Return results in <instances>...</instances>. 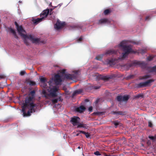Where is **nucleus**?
<instances>
[{
    "mask_svg": "<svg viewBox=\"0 0 156 156\" xmlns=\"http://www.w3.org/2000/svg\"><path fill=\"white\" fill-rule=\"evenodd\" d=\"M40 81L43 84V87L44 89L42 91V94L44 95V97L47 98L50 97L54 98L57 96V92L58 89L56 86H52L51 84L53 82V79H51L48 82L49 85V87L47 86L46 84L47 81L45 77L40 78Z\"/></svg>",
    "mask_w": 156,
    "mask_h": 156,
    "instance_id": "1",
    "label": "nucleus"
},
{
    "mask_svg": "<svg viewBox=\"0 0 156 156\" xmlns=\"http://www.w3.org/2000/svg\"><path fill=\"white\" fill-rule=\"evenodd\" d=\"M33 100L31 98L29 97L25 98L22 108L24 116H30L31 113L35 112V110L34 108L36 106V105L31 102Z\"/></svg>",
    "mask_w": 156,
    "mask_h": 156,
    "instance_id": "2",
    "label": "nucleus"
},
{
    "mask_svg": "<svg viewBox=\"0 0 156 156\" xmlns=\"http://www.w3.org/2000/svg\"><path fill=\"white\" fill-rule=\"evenodd\" d=\"M137 65H140L143 68H147V69L150 73L153 72L156 73V66L152 67H148L147 68V64L143 62L135 61L131 63L129 66V67H131Z\"/></svg>",
    "mask_w": 156,
    "mask_h": 156,
    "instance_id": "3",
    "label": "nucleus"
},
{
    "mask_svg": "<svg viewBox=\"0 0 156 156\" xmlns=\"http://www.w3.org/2000/svg\"><path fill=\"white\" fill-rule=\"evenodd\" d=\"M17 30L19 34L21 37L24 38H27L28 35L25 34L26 33V31L21 25L18 28H17Z\"/></svg>",
    "mask_w": 156,
    "mask_h": 156,
    "instance_id": "4",
    "label": "nucleus"
},
{
    "mask_svg": "<svg viewBox=\"0 0 156 156\" xmlns=\"http://www.w3.org/2000/svg\"><path fill=\"white\" fill-rule=\"evenodd\" d=\"M154 81L152 79L149 80L145 82H141L137 84L136 86L139 88L147 86L151 83Z\"/></svg>",
    "mask_w": 156,
    "mask_h": 156,
    "instance_id": "5",
    "label": "nucleus"
},
{
    "mask_svg": "<svg viewBox=\"0 0 156 156\" xmlns=\"http://www.w3.org/2000/svg\"><path fill=\"white\" fill-rule=\"evenodd\" d=\"M27 38L30 40L33 43L37 44L40 42V39L39 38H35L34 36L30 34L28 35Z\"/></svg>",
    "mask_w": 156,
    "mask_h": 156,
    "instance_id": "6",
    "label": "nucleus"
},
{
    "mask_svg": "<svg viewBox=\"0 0 156 156\" xmlns=\"http://www.w3.org/2000/svg\"><path fill=\"white\" fill-rule=\"evenodd\" d=\"M123 51H125V53H123L122 54V56L121 57H119V59L125 58L128 56L129 53L133 52L132 48L129 49L128 48L126 50H124Z\"/></svg>",
    "mask_w": 156,
    "mask_h": 156,
    "instance_id": "7",
    "label": "nucleus"
},
{
    "mask_svg": "<svg viewBox=\"0 0 156 156\" xmlns=\"http://www.w3.org/2000/svg\"><path fill=\"white\" fill-rule=\"evenodd\" d=\"M62 81L60 76L58 74H56L55 75L53 82L54 81L56 85H58L61 84Z\"/></svg>",
    "mask_w": 156,
    "mask_h": 156,
    "instance_id": "8",
    "label": "nucleus"
},
{
    "mask_svg": "<svg viewBox=\"0 0 156 156\" xmlns=\"http://www.w3.org/2000/svg\"><path fill=\"white\" fill-rule=\"evenodd\" d=\"M129 98V96L127 95H125L123 96L121 95H119L116 97V99L119 101H126Z\"/></svg>",
    "mask_w": 156,
    "mask_h": 156,
    "instance_id": "9",
    "label": "nucleus"
},
{
    "mask_svg": "<svg viewBox=\"0 0 156 156\" xmlns=\"http://www.w3.org/2000/svg\"><path fill=\"white\" fill-rule=\"evenodd\" d=\"M118 60V59L117 58H111L110 59H107L105 62L107 64L112 66L115 65Z\"/></svg>",
    "mask_w": 156,
    "mask_h": 156,
    "instance_id": "10",
    "label": "nucleus"
},
{
    "mask_svg": "<svg viewBox=\"0 0 156 156\" xmlns=\"http://www.w3.org/2000/svg\"><path fill=\"white\" fill-rule=\"evenodd\" d=\"M70 122L72 123L73 126L76 125L78 124L80 118L78 117L74 116L73 117L71 118Z\"/></svg>",
    "mask_w": 156,
    "mask_h": 156,
    "instance_id": "11",
    "label": "nucleus"
},
{
    "mask_svg": "<svg viewBox=\"0 0 156 156\" xmlns=\"http://www.w3.org/2000/svg\"><path fill=\"white\" fill-rule=\"evenodd\" d=\"M65 25V23L64 22L62 23L58 20L56 24L55 25V27L56 29L58 30L63 27Z\"/></svg>",
    "mask_w": 156,
    "mask_h": 156,
    "instance_id": "12",
    "label": "nucleus"
},
{
    "mask_svg": "<svg viewBox=\"0 0 156 156\" xmlns=\"http://www.w3.org/2000/svg\"><path fill=\"white\" fill-rule=\"evenodd\" d=\"M126 41H122L119 45V47H122L123 49V50H126L128 48V49L131 48L129 45L126 46Z\"/></svg>",
    "mask_w": 156,
    "mask_h": 156,
    "instance_id": "13",
    "label": "nucleus"
},
{
    "mask_svg": "<svg viewBox=\"0 0 156 156\" xmlns=\"http://www.w3.org/2000/svg\"><path fill=\"white\" fill-rule=\"evenodd\" d=\"M76 76L75 75L65 74L64 78L67 80H73L76 79Z\"/></svg>",
    "mask_w": 156,
    "mask_h": 156,
    "instance_id": "14",
    "label": "nucleus"
},
{
    "mask_svg": "<svg viewBox=\"0 0 156 156\" xmlns=\"http://www.w3.org/2000/svg\"><path fill=\"white\" fill-rule=\"evenodd\" d=\"M50 10L49 9H47L44 10L40 14V16L41 17H43V19L46 17L49 13Z\"/></svg>",
    "mask_w": 156,
    "mask_h": 156,
    "instance_id": "15",
    "label": "nucleus"
},
{
    "mask_svg": "<svg viewBox=\"0 0 156 156\" xmlns=\"http://www.w3.org/2000/svg\"><path fill=\"white\" fill-rule=\"evenodd\" d=\"M43 20V17H41V18H38L37 19H34V18H32V21L33 23L35 25H37L39 23L42 21Z\"/></svg>",
    "mask_w": 156,
    "mask_h": 156,
    "instance_id": "16",
    "label": "nucleus"
},
{
    "mask_svg": "<svg viewBox=\"0 0 156 156\" xmlns=\"http://www.w3.org/2000/svg\"><path fill=\"white\" fill-rule=\"evenodd\" d=\"M7 31L8 32H9L10 33H11L13 34L14 35L15 38L16 39L18 38V37L17 35V34H16V32L15 30H14V29H12L11 28H8Z\"/></svg>",
    "mask_w": 156,
    "mask_h": 156,
    "instance_id": "17",
    "label": "nucleus"
},
{
    "mask_svg": "<svg viewBox=\"0 0 156 156\" xmlns=\"http://www.w3.org/2000/svg\"><path fill=\"white\" fill-rule=\"evenodd\" d=\"M86 109L85 107L83 105L80 106L79 107L76 108L75 110L76 112L81 113L83 112Z\"/></svg>",
    "mask_w": 156,
    "mask_h": 156,
    "instance_id": "18",
    "label": "nucleus"
},
{
    "mask_svg": "<svg viewBox=\"0 0 156 156\" xmlns=\"http://www.w3.org/2000/svg\"><path fill=\"white\" fill-rule=\"evenodd\" d=\"M114 76L112 75L102 76L101 77V78L104 80H108L112 78Z\"/></svg>",
    "mask_w": 156,
    "mask_h": 156,
    "instance_id": "19",
    "label": "nucleus"
},
{
    "mask_svg": "<svg viewBox=\"0 0 156 156\" xmlns=\"http://www.w3.org/2000/svg\"><path fill=\"white\" fill-rule=\"evenodd\" d=\"M62 99L60 97H59L56 98H54L52 100V102L53 104H55L58 102V101H62Z\"/></svg>",
    "mask_w": 156,
    "mask_h": 156,
    "instance_id": "20",
    "label": "nucleus"
},
{
    "mask_svg": "<svg viewBox=\"0 0 156 156\" xmlns=\"http://www.w3.org/2000/svg\"><path fill=\"white\" fill-rule=\"evenodd\" d=\"M77 128H83L86 129H87L88 127L87 126V125L86 124H83L82 123H79L77 125Z\"/></svg>",
    "mask_w": 156,
    "mask_h": 156,
    "instance_id": "21",
    "label": "nucleus"
},
{
    "mask_svg": "<svg viewBox=\"0 0 156 156\" xmlns=\"http://www.w3.org/2000/svg\"><path fill=\"white\" fill-rule=\"evenodd\" d=\"M117 53V51H115L114 50H110L107 51L105 53V55H113L116 54Z\"/></svg>",
    "mask_w": 156,
    "mask_h": 156,
    "instance_id": "22",
    "label": "nucleus"
},
{
    "mask_svg": "<svg viewBox=\"0 0 156 156\" xmlns=\"http://www.w3.org/2000/svg\"><path fill=\"white\" fill-rule=\"evenodd\" d=\"M35 95V91L33 90L31 91L29 94V97L31 98L32 99H34Z\"/></svg>",
    "mask_w": 156,
    "mask_h": 156,
    "instance_id": "23",
    "label": "nucleus"
},
{
    "mask_svg": "<svg viewBox=\"0 0 156 156\" xmlns=\"http://www.w3.org/2000/svg\"><path fill=\"white\" fill-rule=\"evenodd\" d=\"M77 132H79L81 133L84 134L87 138H89L90 136V134L88 132H86L82 130H77Z\"/></svg>",
    "mask_w": 156,
    "mask_h": 156,
    "instance_id": "24",
    "label": "nucleus"
},
{
    "mask_svg": "<svg viewBox=\"0 0 156 156\" xmlns=\"http://www.w3.org/2000/svg\"><path fill=\"white\" fill-rule=\"evenodd\" d=\"M108 20L107 19H101L99 20L98 24H100L106 23L108 22Z\"/></svg>",
    "mask_w": 156,
    "mask_h": 156,
    "instance_id": "25",
    "label": "nucleus"
},
{
    "mask_svg": "<svg viewBox=\"0 0 156 156\" xmlns=\"http://www.w3.org/2000/svg\"><path fill=\"white\" fill-rule=\"evenodd\" d=\"M83 92V90L81 89H78L75 91L73 93V95L74 96L77 94H80Z\"/></svg>",
    "mask_w": 156,
    "mask_h": 156,
    "instance_id": "26",
    "label": "nucleus"
},
{
    "mask_svg": "<svg viewBox=\"0 0 156 156\" xmlns=\"http://www.w3.org/2000/svg\"><path fill=\"white\" fill-rule=\"evenodd\" d=\"M148 137L152 140L153 143H156V135L154 136H149Z\"/></svg>",
    "mask_w": 156,
    "mask_h": 156,
    "instance_id": "27",
    "label": "nucleus"
},
{
    "mask_svg": "<svg viewBox=\"0 0 156 156\" xmlns=\"http://www.w3.org/2000/svg\"><path fill=\"white\" fill-rule=\"evenodd\" d=\"M113 113L114 114H116L117 115H124V112H122L114 111L113 112Z\"/></svg>",
    "mask_w": 156,
    "mask_h": 156,
    "instance_id": "28",
    "label": "nucleus"
},
{
    "mask_svg": "<svg viewBox=\"0 0 156 156\" xmlns=\"http://www.w3.org/2000/svg\"><path fill=\"white\" fill-rule=\"evenodd\" d=\"M104 55V54H101L98 55L96 57L95 59L98 60H101L102 59Z\"/></svg>",
    "mask_w": 156,
    "mask_h": 156,
    "instance_id": "29",
    "label": "nucleus"
},
{
    "mask_svg": "<svg viewBox=\"0 0 156 156\" xmlns=\"http://www.w3.org/2000/svg\"><path fill=\"white\" fill-rule=\"evenodd\" d=\"M110 12L111 11L110 10L108 9H107L104 11V13L105 15H107L109 14Z\"/></svg>",
    "mask_w": 156,
    "mask_h": 156,
    "instance_id": "30",
    "label": "nucleus"
},
{
    "mask_svg": "<svg viewBox=\"0 0 156 156\" xmlns=\"http://www.w3.org/2000/svg\"><path fill=\"white\" fill-rule=\"evenodd\" d=\"M146 51V50L145 49H140L138 50L139 52L143 54L145 53Z\"/></svg>",
    "mask_w": 156,
    "mask_h": 156,
    "instance_id": "31",
    "label": "nucleus"
},
{
    "mask_svg": "<svg viewBox=\"0 0 156 156\" xmlns=\"http://www.w3.org/2000/svg\"><path fill=\"white\" fill-rule=\"evenodd\" d=\"M151 77L150 75H146L142 76V79H145Z\"/></svg>",
    "mask_w": 156,
    "mask_h": 156,
    "instance_id": "32",
    "label": "nucleus"
},
{
    "mask_svg": "<svg viewBox=\"0 0 156 156\" xmlns=\"http://www.w3.org/2000/svg\"><path fill=\"white\" fill-rule=\"evenodd\" d=\"M80 72L79 71H75L74 72V74H73V75H75L76 76V79L78 75H79V73Z\"/></svg>",
    "mask_w": 156,
    "mask_h": 156,
    "instance_id": "33",
    "label": "nucleus"
},
{
    "mask_svg": "<svg viewBox=\"0 0 156 156\" xmlns=\"http://www.w3.org/2000/svg\"><path fill=\"white\" fill-rule=\"evenodd\" d=\"M36 84L35 82L34 81H30L29 82V84L31 86H35Z\"/></svg>",
    "mask_w": 156,
    "mask_h": 156,
    "instance_id": "34",
    "label": "nucleus"
},
{
    "mask_svg": "<svg viewBox=\"0 0 156 156\" xmlns=\"http://www.w3.org/2000/svg\"><path fill=\"white\" fill-rule=\"evenodd\" d=\"M102 114V112H96L94 113V114L96 115H100Z\"/></svg>",
    "mask_w": 156,
    "mask_h": 156,
    "instance_id": "35",
    "label": "nucleus"
},
{
    "mask_svg": "<svg viewBox=\"0 0 156 156\" xmlns=\"http://www.w3.org/2000/svg\"><path fill=\"white\" fill-rule=\"evenodd\" d=\"M113 123L115 125V128H116L117 126L119 125V122L117 121L113 122Z\"/></svg>",
    "mask_w": 156,
    "mask_h": 156,
    "instance_id": "36",
    "label": "nucleus"
},
{
    "mask_svg": "<svg viewBox=\"0 0 156 156\" xmlns=\"http://www.w3.org/2000/svg\"><path fill=\"white\" fill-rule=\"evenodd\" d=\"M94 154L97 156L100 155L101 154H100L99 151H96L94 153Z\"/></svg>",
    "mask_w": 156,
    "mask_h": 156,
    "instance_id": "37",
    "label": "nucleus"
},
{
    "mask_svg": "<svg viewBox=\"0 0 156 156\" xmlns=\"http://www.w3.org/2000/svg\"><path fill=\"white\" fill-rule=\"evenodd\" d=\"M26 73V72L25 71H21L20 73V74L21 76H23Z\"/></svg>",
    "mask_w": 156,
    "mask_h": 156,
    "instance_id": "38",
    "label": "nucleus"
},
{
    "mask_svg": "<svg viewBox=\"0 0 156 156\" xmlns=\"http://www.w3.org/2000/svg\"><path fill=\"white\" fill-rule=\"evenodd\" d=\"M24 43L27 45H29V43L27 41V40L26 39H28L27 38H24Z\"/></svg>",
    "mask_w": 156,
    "mask_h": 156,
    "instance_id": "39",
    "label": "nucleus"
},
{
    "mask_svg": "<svg viewBox=\"0 0 156 156\" xmlns=\"http://www.w3.org/2000/svg\"><path fill=\"white\" fill-rule=\"evenodd\" d=\"M154 58L153 57H152V56H149L148 57L147 59V60H148V61H151V60L153 58Z\"/></svg>",
    "mask_w": 156,
    "mask_h": 156,
    "instance_id": "40",
    "label": "nucleus"
},
{
    "mask_svg": "<svg viewBox=\"0 0 156 156\" xmlns=\"http://www.w3.org/2000/svg\"><path fill=\"white\" fill-rule=\"evenodd\" d=\"M152 126L153 125L151 122V121H149L148 122V126L149 127H152Z\"/></svg>",
    "mask_w": 156,
    "mask_h": 156,
    "instance_id": "41",
    "label": "nucleus"
},
{
    "mask_svg": "<svg viewBox=\"0 0 156 156\" xmlns=\"http://www.w3.org/2000/svg\"><path fill=\"white\" fill-rule=\"evenodd\" d=\"M93 110V107L92 106H90L88 108V110L89 112H91Z\"/></svg>",
    "mask_w": 156,
    "mask_h": 156,
    "instance_id": "42",
    "label": "nucleus"
},
{
    "mask_svg": "<svg viewBox=\"0 0 156 156\" xmlns=\"http://www.w3.org/2000/svg\"><path fill=\"white\" fill-rule=\"evenodd\" d=\"M5 76L4 75H0V79H4L5 78Z\"/></svg>",
    "mask_w": 156,
    "mask_h": 156,
    "instance_id": "43",
    "label": "nucleus"
},
{
    "mask_svg": "<svg viewBox=\"0 0 156 156\" xmlns=\"http://www.w3.org/2000/svg\"><path fill=\"white\" fill-rule=\"evenodd\" d=\"M15 24L16 27V29L17 28H18L20 26H19L18 23H17L15 21Z\"/></svg>",
    "mask_w": 156,
    "mask_h": 156,
    "instance_id": "44",
    "label": "nucleus"
},
{
    "mask_svg": "<svg viewBox=\"0 0 156 156\" xmlns=\"http://www.w3.org/2000/svg\"><path fill=\"white\" fill-rule=\"evenodd\" d=\"M82 40V38L81 37H80L78 40H77V42L81 41Z\"/></svg>",
    "mask_w": 156,
    "mask_h": 156,
    "instance_id": "45",
    "label": "nucleus"
},
{
    "mask_svg": "<svg viewBox=\"0 0 156 156\" xmlns=\"http://www.w3.org/2000/svg\"><path fill=\"white\" fill-rule=\"evenodd\" d=\"M74 27L79 28L80 29L82 28V27L80 26L79 25H77L76 26H74Z\"/></svg>",
    "mask_w": 156,
    "mask_h": 156,
    "instance_id": "46",
    "label": "nucleus"
},
{
    "mask_svg": "<svg viewBox=\"0 0 156 156\" xmlns=\"http://www.w3.org/2000/svg\"><path fill=\"white\" fill-rule=\"evenodd\" d=\"M133 43L135 44H138L140 43V41H139L137 42H134Z\"/></svg>",
    "mask_w": 156,
    "mask_h": 156,
    "instance_id": "47",
    "label": "nucleus"
},
{
    "mask_svg": "<svg viewBox=\"0 0 156 156\" xmlns=\"http://www.w3.org/2000/svg\"><path fill=\"white\" fill-rule=\"evenodd\" d=\"M66 71V70L65 69H63L61 70V73H62V74H64L65 73V72Z\"/></svg>",
    "mask_w": 156,
    "mask_h": 156,
    "instance_id": "48",
    "label": "nucleus"
},
{
    "mask_svg": "<svg viewBox=\"0 0 156 156\" xmlns=\"http://www.w3.org/2000/svg\"><path fill=\"white\" fill-rule=\"evenodd\" d=\"M100 88V87H98V86H95L94 87V89H99Z\"/></svg>",
    "mask_w": 156,
    "mask_h": 156,
    "instance_id": "49",
    "label": "nucleus"
},
{
    "mask_svg": "<svg viewBox=\"0 0 156 156\" xmlns=\"http://www.w3.org/2000/svg\"><path fill=\"white\" fill-rule=\"evenodd\" d=\"M45 0V1H46V3H47V4H49V5H51V2H48V1H46V0Z\"/></svg>",
    "mask_w": 156,
    "mask_h": 156,
    "instance_id": "50",
    "label": "nucleus"
},
{
    "mask_svg": "<svg viewBox=\"0 0 156 156\" xmlns=\"http://www.w3.org/2000/svg\"><path fill=\"white\" fill-rule=\"evenodd\" d=\"M150 19V16H147L145 18V20H149Z\"/></svg>",
    "mask_w": 156,
    "mask_h": 156,
    "instance_id": "51",
    "label": "nucleus"
},
{
    "mask_svg": "<svg viewBox=\"0 0 156 156\" xmlns=\"http://www.w3.org/2000/svg\"><path fill=\"white\" fill-rule=\"evenodd\" d=\"M147 144L148 145H150L151 144V142L150 141H148L147 142Z\"/></svg>",
    "mask_w": 156,
    "mask_h": 156,
    "instance_id": "52",
    "label": "nucleus"
},
{
    "mask_svg": "<svg viewBox=\"0 0 156 156\" xmlns=\"http://www.w3.org/2000/svg\"><path fill=\"white\" fill-rule=\"evenodd\" d=\"M143 95H138L137 97L138 98H139L140 97H143Z\"/></svg>",
    "mask_w": 156,
    "mask_h": 156,
    "instance_id": "53",
    "label": "nucleus"
},
{
    "mask_svg": "<svg viewBox=\"0 0 156 156\" xmlns=\"http://www.w3.org/2000/svg\"><path fill=\"white\" fill-rule=\"evenodd\" d=\"M133 76V75H130L128 77L129 78H131Z\"/></svg>",
    "mask_w": 156,
    "mask_h": 156,
    "instance_id": "54",
    "label": "nucleus"
},
{
    "mask_svg": "<svg viewBox=\"0 0 156 156\" xmlns=\"http://www.w3.org/2000/svg\"><path fill=\"white\" fill-rule=\"evenodd\" d=\"M53 10V9H50V14L51 15V12Z\"/></svg>",
    "mask_w": 156,
    "mask_h": 156,
    "instance_id": "55",
    "label": "nucleus"
},
{
    "mask_svg": "<svg viewBox=\"0 0 156 156\" xmlns=\"http://www.w3.org/2000/svg\"><path fill=\"white\" fill-rule=\"evenodd\" d=\"M80 135V133H77L76 134V136H78Z\"/></svg>",
    "mask_w": 156,
    "mask_h": 156,
    "instance_id": "56",
    "label": "nucleus"
},
{
    "mask_svg": "<svg viewBox=\"0 0 156 156\" xmlns=\"http://www.w3.org/2000/svg\"><path fill=\"white\" fill-rule=\"evenodd\" d=\"M85 101H89V100H88L87 99H85Z\"/></svg>",
    "mask_w": 156,
    "mask_h": 156,
    "instance_id": "57",
    "label": "nucleus"
},
{
    "mask_svg": "<svg viewBox=\"0 0 156 156\" xmlns=\"http://www.w3.org/2000/svg\"><path fill=\"white\" fill-rule=\"evenodd\" d=\"M77 148L78 149H80L81 148V147L80 146H79Z\"/></svg>",
    "mask_w": 156,
    "mask_h": 156,
    "instance_id": "58",
    "label": "nucleus"
},
{
    "mask_svg": "<svg viewBox=\"0 0 156 156\" xmlns=\"http://www.w3.org/2000/svg\"><path fill=\"white\" fill-rule=\"evenodd\" d=\"M105 156H109L108 155H107V154H105Z\"/></svg>",
    "mask_w": 156,
    "mask_h": 156,
    "instance_id": "59",
    "label": "nucleus"
},
{
    "mask_svg": "<svg viewBox=\"0 0 156 156\" xmlns=\"http://www.w3.org/2000/svg\"><path fill=\"white\" fill-rule=\"evenodd\" d=\"M98 100L96 101V103H98Z\"/></svg>",
    "mask_w": 156,
    "mask_h": 156,
    "instance_id": "60",
    "label": "nucleus"
}]
</instances>
